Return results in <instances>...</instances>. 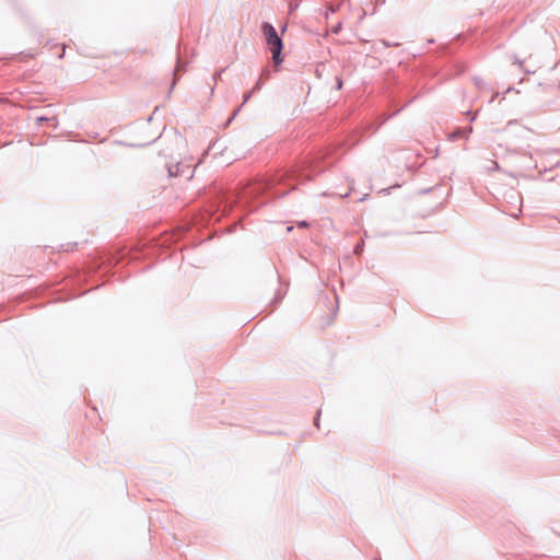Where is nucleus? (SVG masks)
I'll return each instance as SVG.
<instances>
[{
    "label": "nucleus",
    "mask_w": 560,
    "mask_h": 560,
    "mask_svg": "<svg viewBox=\"0 0 560 560\" xmlns=\"http://www.w3.org/2000/svg\"><path fill=\"white\" fill-rule=\"evenodd\" d=\"M261 30L266 37V42L272 52V59L276 65H279L282 61V59L280 58V54L282 50V40L278 36L275 27L271 24L264 23Z\"/></svg>",
    "instance_id": "nucleus-1"
},
{
    "label": "nucleus",
    "mask_w": 560,
    "mask_h": 560,
    "mask_svg": "<svg viewBox=\"0 0 560 560\" xmlns=\"http://www.w3.org/2000/svg\"><path fill=\"white\" fill-rule=\"evenodd\" d=\"M299 225L300 226H306L307 224H306V222H301Z\"/></svg>",
    "instance_id": "nucleus-2"
}]
</instances>
